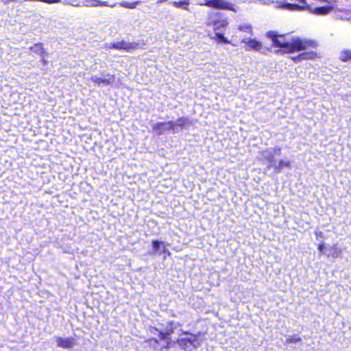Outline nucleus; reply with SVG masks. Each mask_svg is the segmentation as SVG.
Masks as SVG:
<instances>
[{
	"instance_id": "20",
	"label": "nucleus",
	"mask_w": 351,
	"mask_h": 351,
	"mask_svg": "<svg viewBox=\"0 0 351 351\" xmlns=\"http://www.w3.org/2000/svg\"><path fill=\"white\" fill-rule=\"evenodd\" d=\"M300 341H301V338L298 335H294L291 336L287 339L286 343H297Z\"/></svg>"
},
{
	"instance_id": "21",
	"label": "nucleus",
	"mask_w": 351,
	"mask_h": 351,
	"mask_svg": "<svg viewBox=\"0 0 351 351\" xmlns=\"http://www.w3.org/2000/svg\"><path fill=\"white\" fill-rule=\"evenodd\" d=\"M215 36L219 42H222L225 43H229L228 39L224 36V35L220 32H216Z\"/></svg>"
},
{
	"instance_id": "4",
	"label": "nucleus",
	"mask_w": 351,
	"mask_h": 351,
	"mask_svg": "<svg viewBox=\"0 0 351 351\" xmlns=\"http://www.w3.org/2000/svg\"><path fill=\"white\" fill-rule=\"evenodd\" d=\"M179 323L173 321L166 324H158L157 326H150L149 331L154 335H157L160 340H165L168 336L173 333L179 326Z\"/></svg>"
},
{
	"instance_id": "9",
	"label": "nucleus",
	"mask_w": 351,
	"mask_h": 351,
	"mask_svg": "<svg viewBox=\"0 0 351 351\" xmlns=\"http://www.w3.org/2000/svg\"><path fill=\"white\" fill-rule=\"evenodd\" d=\"M243 43L248 45V46L256 51H261V53H265L269 51V49L266 47H263L262 43L255 39H251L249 38H243L241 41Z\"/></svg>"
},
{
	"instance_id": "23",
	"label": "nucleus",
	"mask_w": 351,
	"mask_h": 351,
	"mask_svg": "<svg viewBox=\"0 0 351 351\" xmlns=\"http://www.w3.org/2000/svg\"><path fill=\"white\" fill-rule=\"evenodd\" d=\"M228 25V23L226 21H222L221 22H218L215 23L216 27L215 28V30L219 29V27H225Z\"/></svg>"
},
{
	"instance_id": "8",
	"label": "nucleus",
	"mask_w": 351,
	"mask_h": 351,
	"mask_svg": "<svg viewBox=\"0 0 351 351\" xmlns=\"http://www.w3.org/2000/svg\"><path fill=\"white\" fill-rule=\"evenodd\" d=\"M164 253L165 255L164 256V258H166V255L170 256L171 253L166 248L164 243L162 241H159L158 240H155L152 241V250L149 252V254H160Z\"/></svg>"
},
{
	"instance_id": "30",
	"label": "nucleus",
	"mask_w": 351,
	"mask_h": 351,
	"mask_svg": "<svg viewBox=\"0 0 351 351\" xmlns=\"http://www.w3.org/2000/svg\"><path fill=\"white\" fill-rule=\"evenodd\" d=\"M167 1V0H158V1H157V2H156V3H157L158 5H159V4H161V3H162L163 2H165V1Z\"/></svg>"
},
{
	"instance_id": "28",
	"label": "nucleus",
	"mask_w": 351,
	"mask_h": 351,
	"mask_svg": "<svg viewBox=\"0 0 351 351\" xmlns=\"http://www.w3.org/2000/svg\"><path fill=\"white\" fill-rule=\"evenodd\" d=\"M324 243L323 242L319 244L318 250L320 252V253H324Z\"/></svg>"
},
{
	"instance_id": "34",
	"label": "nucleus",
	"mask_w": 351,
	"mask_h": 351,
	"mask_svg": "<svg viewBox=\"0 0 351 351\" xmlns=\"http://www.w3.org/2000/svg\"><path fill=\"white\" fill-rule=\"evenodd\" d=\"M181 0H175L174 1H180ZM171 1H170L169 3H170Z\"/></svg>"
},
{
	"instance_id": "7",
	"label": "nucleus",
	"mask_w": 351,
	"mask_h": 351,
	"mask_svg": "<svg viewBox=\"0 0 351 351\" xmlns=\"http://www.w3.org/2000/svg\"><path fill=\"white\" fill-rule=\"evenodd\" d=\"M152 128L154 132L156 135L160 136L165 134L167 131L172 130V123L171 121L158 122L152 124Z\"/></svg>"
},
{
	"instance_id": "13",
	"label": "nucleus",
	"mask_w": 351,
	"mask_h": 351,
	"mask_svg": "<svg viewBox=\"0 0 351 351\" xmlns=\"http://www.w3.org/2000/svg\"><path fill=\"white\" fill-rule=\"evenodd\" d=\"M291 162L289 160L285 161L280 160L278 163L276 162L275 165L272 166L274 171L276 173H279L285 167H290Z\"/></svg>"
},
{
	"instance_id": "11",
	"label": "nucleus",
	"mask_w": 351,
	"mask_h": 351,
	"mask_svg": "<svg viewBox=\"0 0 351 351\" xmlns=\"http://www.w3.org/2000/svg\"><path fill=\"white\" fill-rule=\"evenodd\" d=\"M57 345L59 347L63 348H73L75 346L74 339L73 338H62L58 337L56 340Z\"/></svg>"
},
{
	"instance_id": "5",
	"label": "nucleus",
	"mask_w": 351,
	"mask_h": 351,
	"mask_svg": "<svg viewBox=\"0 0 351 351\" xmlns=\"http://www.w3.org/2000/svg\"><path fill=\"white\" fill-rule=\"evenodd\" d=\"M261 158L265 160L267 163V169L272 168L276 162L274 156L276 155L280 156L281 154L280 147L276 146L274 147H269L260 152Z\"/></svg>"
},
{
	"instance_id": "10",
	"label": "nucleus",
	"mask_w": 351,
	"mask_h": 351,
	"mask_svg": "<svg viewBox=\"0 0 351 351\" xmlns=\"http://www.w3.org/2000/svg\"><path fill=\"white\" fill-rule=\"evenodd\" d=\"M90 80L97 84L110 85L114 82V75L109 73L105 75L104 77L95 75L90 77Z\"/></svg>"
},
{
	"instance_id": "17",
	"label": "nucleus",
	"mask_w": 351,
	"mask_h": 351,
	"mask_svg": "<svg viewBox=\"0 0 351 351\" xmlns=\"http://www.w3.org/2000/svg\"><path fill=\"white\" fill-rule=\"evenodd\" d=\"M239 29L240 31H243L246 33H248L250 35L253 34L252 25L250 24H247V23L242 24L239 26Z\"/></svg>"
},
{
	"instance_id": "15",
	"label": "nucleus",
	"mask_w": 351,
	"mask_h": 351,
	"mask_svg": "<svg viewBox=\"0 0 351 351\" xmlns=\"http://www.w3.org/2000/svg\"><path fill=\"white\" fill-rule=\"evenodd\" d=\"M29 50L39 54L40 56H43L45 53L41 43L35 44L34 46L30 47Z\"/></svg>"
},
{
	"instance_id": "26",
	"label": "nucleus",
	"mask_w": 351,
	"mask_h": 351,
	"mask_svg": "<svg viewBox=\"0 0 351 351\" xmlns=\"http://www.w3.org/2000/svg\"><path fill=\"white\" fill-rule=\"evenodd\" d=\"M1 1L4 3V4H10L11 3H15V2H21V0H1Z\"/></svg>"
},
{
	"instance_id": "27",
	"label": "nucleus",
	"mask_w": 351,
	"mask_h": 351,
	"mask_svg": "<svg viewBox=\"0 0 351 351\" xmlns=\"http://www.w3.org/2000/svg\"><path fill=\"white\" fill-rule=\"evenodd\" d=\"M315 235H316L317 238H324V233L321 231H316Z\"/></svg>"
},
{
	"instance_id": "29",
	"label": "nucleus",
	"mask_w": 351,
	"mask_h": 351,
	"mask_svg": "<svg viewBox=\"0 0 351 351\" xmlns=\"http://www.w3.org/2000/svg\"><path fill=\"white\" fill-rule=\"evenodd\" d=\"M40 56L42 57V62H43V65H46L47 64V60L44 58L43 55Z\"/></svg>"
},
{
	"instance_id": "12",
	"label": "nucleus",
	"mask_w": 351,
	"mask_h": 351,
	"mask_svg": "<svg viewBox=\"0 0 351 351\" xmlns=\"http://www.w3.org/2000/svg\"><path fill=\"white\" fill-rule=\"evenodd\" d=\"M188 119L186 118H179L176 121H171L172 123V131L173 132H176L178 130V128L183 129L186 127V125L188 123Z\"/></svg>"
},
{
	"instance_id": "18",
	"label": "nucleus",
	"mask_w": 351,
	"mask_h": 351,
	"mask_svg": "<svg viewBox=\"0 0 351 351\" xmlns=\"http://www.w3.org/2000/svg\"><path fill=\"white\" fill-rule=\"evenodd\" d=\"M140 3V1H135V2H127V1H122L119 3V5L123 8H129V9H134L136 7V5Z\"/></svg>"
},
{
	"instance_id": "31",
	"label": "nucleus",
	"mask_w": 351,
	"mask_h": 351,
	"mask_svg": "<svg viewBox=\"0 0 351 351\" xmlns=\"http://www.w3.org/2000/svg\"><path fill=\"white\" fill-rule=\"evenodd\" d=\"M153 340L156 343H158V340L156 338L153 339ZM150 341H152V339H151Z\"/></svg>"
},
{
	"instance_id": "33",
	"label": "nucleus",
	"mask_w": 351,
	"mask_h": 351,
	"mask_svg": "<svg viewBox=\"0 0 351 351\" xmlns=\"http://www.w3.org/2000/svg\"><path fill=\"white\" fill-rule=\"evenodd\" d=\"M181 0H175L174 1H180ZM171 1H170L169 3H170Z\"/></svg>"
},
{
	"instance_id": "3",
	"label": "nucleus",
	"mask_w": 351,
	"mask_h": 351,
	"mask_svg": "<svg viewBox=\"0 0 351 351\" xmlns=\"http://www.w3.org/2000/svg\"><path fill=\"white\" fill-rule=\"evenodd\" d=\"M182 334L187 337H180L177 340V343L181 349L185 351H193L201 346L202 340L199 338L200 333L193 335L182 330Z\"/></svg>"
},
{
	"instance_id": "19",
	"label": "nucleus",
	"mask_w": 351,
	"mask_h": 351,
	"mask_svg": "<svg viewBox=\"0 0 351 351\" xmlns=\"http://www.w3.org/2000/svg\"><path fill=\"white\" fill-rule=\"evenodd\" d=\"M99 0H82V5L87 7H97L98 6Z\"/></svg>"
},
{
	"instance_id": "6",
	"label": "nucleus",
	"mask_w": 351,
	"mask_h": 351,
	"mask_svg": "<svg viewBox=\"0 0 351 351\" xmlns=\"http://www.w3.org/2000/svg\"><path fill=\"white\" fill-rule=\"evenodd\" d=\"M138 43H129L123 40L116 43L106 44V49H114L118 50H125L127 51H132L138 49Z\"/></svg>"
},
{
	"instance_id": "22",
	"label": "nucleus",
	"mask_w": 351,
	"mask_h": 351,
	"mask_svg": "<svg viewBox=\"0 0 351 351\" xmlns=\"http://www.w3.org/2000/svg\"><path fill=\"white\" fill-rule=\"evenodd\" d=\"M332 253L331 254V256L332 258H337L341 252V250L337 247L336 246H333L332 247Z\"/></svg>"
},
{
	"instance_id": "25",
	"label": "nucleus",
	"mask_w": 351,
	"mask_h": 351,
	"mask_svg": "<svg viewBox=\"0 0 351 351\" xmlns=\"http://www.w3.org/2000/svg\"><path fill=\"white\" fill-rule=\"evenodd\" d=\"M41 2H45L49 4L61 2V0H40Z\"/></svg>"
},
{
	"instance_id": "24",
	"label": "nucleus",
	"mask_w": 351,
	"mask_h": 351,
	"mask_svg": "<svg viewBox=\"0 0 351 351\" xmlns=\"http://www.w3.org/2000/svg\"><path fill=\"white\" fill-rule=\"evenodd\" d=\"M98 5L110 6L111 8H114L116 5V4L110 5L107 1H101L99 0Z\"/></svg>"
},
{
	"instance_id": "32",
	"label": "nucleus",
	"mask_w": 351,
	"mask_h": 351,
	"mask_svg": "<svg viewBox=\"0 0 351 351\" xmlns=\"http://www.w3.org/2000/svg\"><path fill=\"white\" fill-rule=\"evenodd\" d=\"M72 5H73V6H79V5H80V4H79V3H77V4H72Z\"/></svg>"
},
{
	"instance_id": "16",
	"label": "nucleus",
	"mask_w": 351,
	"mask_h": 351,
	"mask_svg": "<svg viewBox=\"0 0 351 351\" xmlns=\"http://www.w3.org/2000/svg\"><path fill=\"white\" fill-rule=\"evenodd\" d=\"M339 58L343 62L351 60V50H343L341 52Z\"/></svg>"
},
{
	"instance_id": "2",
	"label": "nucleus",
	"mask_w": 351,
	"mask_h": 351,
	"mask_svg": "<svg viewBox=\"0 0 351 351\" xmlns=\"http://www.w3.org/2000/svg\"><path fill=\"white\" fill-rule=\"evenodd\" d=\"M189 0H181L180 1H171L170 4H172L176 8H182L184 10L188 9L189 4ZM197 4L200 5H206L208 7L232 10V5L226 1L225 0H194Z\"/></svg>"
},
{
	"instance_id": "14",
	"label": "nucleus",
	"mask_w": 351,
	"mask_h": 351,
	"mask_svg": "<svg viewBox=\"0 0 351 351\" xmlns=\"http://www.w3.org/2000/svg\"><path fill=\"white\" fill-rule=\"evenodd\" d=\"M332 9V7L326 5L322 7H316L312 9V12L317 15H324L328 14Z\"/></svg>"
},
{
	"instance_id": "1",
	"label": "nucleus",
	"mask_w": 351,
	"mask_h": 351,
	"mask_svg": "<svg viewBox=\"0 0 351 351\" xmlns=\"http://www.w3.org/2000/svg\"><path fill=\"white\" fill-rule=\"evenodd\" d=\"M267 37L271 40L274 47L285 49V52L305 51L298 56L291 57V59L295 62H300L304 60H312L316 56V52L313 50L315 48L316 43L313 40L301 39L298 37H294L291 40H288L285 39L284 35L278 34L274 31L268 32Z\"/></svg>"
}]
</instances>
